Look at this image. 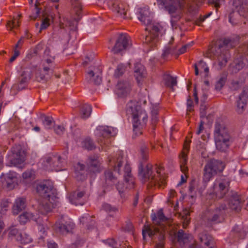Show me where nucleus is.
<instances>
[{
  "instance_id": "1",
  "label": "nucleus",
  "mask_w": 248,
  "mask_h": 248,
  "mask_svg": "<svg viewBox=\"0 0 248 248\" xmlns=\"http://www.w3.org/2000/svg\"><path fill=\"white\" fill-rule=\"evenodd\" d=\"M149 149L146 145H143L140 149L141 159L139 165V175L144 182L149 181L154 185L163 188L166 184L165 176L161 173V168L155 167V172L152 170V165L148 163L144 169L143 163L147 161L149 157Z\"/></svg>"
},
{
  "instance_id": "2",
  "label": "nucleus",
  "mask_w": 248,
  "mask_h": 248,
  "mask_svg": "<svg viewBox=\"0 0 248 248\" xmlns=\"http://www.w3.org/2000/svg\"><path fill=\"white\" fill-rule=\"evenodd\" d=\"M36 191L43 199L38 205V211L43 215H46L53 208L54 203L57 198L56 189L51 181L46 180L38 185Z\"/></svg>"
},
{
  "instance_id": "3",
  "label": "nucleus",
  "mask_w": 248,
  "mask_h": 248,
  "mask_svg": "<svg viewBox=\"0 0 248 248\" xmlns=\"http://www.w3.org/2000/svg\"><path fill=\"white\" fill-rule=\"evenodd\" d=\"M126 111L132 116L134 134L137 136L141 134V130L147 122V113L136 101H131L127 103Z\"/></svg>"
},
{
  "instance_id": "4",
  "label": "nucleus",
  "mask_w": 248,
  "mask_h": 248,
  "mask_svg": "<svg viewBox=\"0 0 248 248\" xmlns=\"http://www.w3.org/2000/svg\"><path fill=\"white\" fill-rule=\"evenodd\" d=\"M109 166L119 174H124L126 187L131 189L134 187V180L131 173L129 164L125 161L121 152H119L116 157L109 158Z\"/></svg>"
},
{
  "instance_id": "5",
  "label": "nucleus",
  "mask_w": 248,
  "mask_h": 248,
  "mask_svg": "<svg viewBox=\"0 0 248 248\" xmlns=\"http://www.w3.org/2000/svg\"><path fill=\"white\" fill-rule=\"evenodd\" d=\"M158 5L167 11L172 17H180L185 8L198 5L196 0H157Z\"/></svg>"
},
{
  "instance_id": "6",
  "label": "nucleus",
  "mask_w": 248,
  "mask_h": 248,
  "mask_svg": "<svg viewBox=\"0 0 248 248\" xmlns=\"http://www.w3.org/2000/svg\"><path fill=\"white\" fill-rule=\"evenodd\" d=\"M214 140L217 150L226 152L232 142V138L226 125L217 122L215 125Z\"/></svg>"
},
{
  "instance_id": "7",
  "label": "nucleus",
  "mask_w": 248,
  "mask_h": 248,
  "mask_svg": "<svg viewBox=\"0 0 248 248\" xmlns=\"http://www.w3.org/2000/svg\"><path fill=\"white\" fill-rule=\"evenodd\" d=\"M237 42L229 38L225 39L222 44L218 46H212L209 50V52L217 58L220 68L224 67L227 63L229 58L228 50L234 47Z\"/></svg>"
},
{
  "instance_id": "8",
  "label": "nucleus",
  "mask_w": 248,
  "mask_h": 248,
  "mask_svg": "<svg viewBox=\"0 0 248 248\" xmlns=\"http://www.w3.org/2000/svg\"><path fill=\"white\" fill-rule=\"evenodd\" d=\"M55 56L51 54L49 48H46L44 52V67L42 70L38 69L35 72V79L38 82H45L52 74Z\"/></svg>"
},
{
  "instance_id": "9",
  "label": "nucleus",
  "mask_w": 248,
  "mask_h": 248,
  "mask_svg": "<svg viewBox=\"0 0 248 248\" xmlns=\"http://www.w3.org/2000/svg\"><path fill=\"white\" fill-rule=\"evenodd\" d=\"M230 183L229 180L226 178L216 179L212 187L208 192V198H223L229 191Z\"/></svg>"
},
{
  "instance_id": "10",
  "label": "nucleus",
  "mask_w": 248,
  "mask_h": 248,
  "mask_svg": "<svg viewBox=\"0 0 248 248\" xmlns=\"http://www.w3.org/2000/svg\"><path fill=\"white\" fill-rule=\"evenodd\" d=\"M166 25L162 22H152L145 28L148 31L146 35L145 43L153 46L158 41L159 36H161L165 32Z\"/></svg>"
},
{
  "instance_id": "11",
  "label": "nucleus",
  "mask_w": 248,
  "mask_h": 248,
  "mask_svg": "<svg viewBox=\"0 0 248 248\" xmlns=\"http://www.w3.org/2000/svg\"><path fill=\"white\" fill-rule=\"evenodd\" d=\"M40 163L44 170L59 171L62 170L64 161L63 159L57 154H48L40 159Z\"/></svg>"
},
{
  "instance_id": "12",
  "label": "nucleus",
  "mask_w": 248,
  "mask_h": 248,
  "mask_svg": "<svg viewBox=\"0 0 248 248\" xmlns=\"http://www.w3.org/2000/svg\"><path fill=\"white\" fill-rule=\"evenodd\" d=\"M225 167V164L221 161L215 159L211 160L204 166L203 181L208 183L213 176L222 172Z\"/></svg>"
},
{
  "instance_id": "13",
  "label": "nucleus",
  "mask_w": 248,
  "mask_h": 248,
  "mask_svg": "<svg viewBox=\"0 0 248 248\" xmlns=\"http://www.w3.org/2000/svg\"><path fill=\"white\" fill-rule=\"evenodd\" d=\"M116 128L106 126H99L95 131V135L97 138V142L102 147V150H106L104 146L108 145L110 140L108 139L117 134Z\"/></svg>"
},
{
  "instance_id": "14",
  "label": "nucleus",
  "mask_w": 248,
  "mask_h": 248,
  "mask_svg": "<svg viewBox=\"0 0 248 248\" xmlns=\"http://www.w3.org/2000/svg\"><path fill=\"white\" fill-rule=\"evenodd\" d=\"M108 3L110 8L118 16L123 18H127L128 7L126 4L121 3L120 0H108Z\"/></svg>"
},
{
  "instance_id": "15",
  "label": "nucleus",
  "mask_w": 248,
  "mask_h": 248,
  "mask_svg": "<svg viewBox=\"0 0 248 248\" xmlns=\"http://www.w3.org/2000/svg\"><path fill=\"white\" fill-rule=\"evenodd\" d=\"M33 69L31 67H25L22 70V73L18 78V83L13 86L16 87L18 90H22L25 88L27 83L32 76Z\"/></svg>"
},
{
  "instance_id": "16",
  "label": "nucleus",
  "mask_w": 248,
  "mask_h": 248,
  "mask_svg": "<svg viewBox=\"0 0 248 248\" xmlns=\"http://www.w3.org/2000/svg\"><path fill=\"white\" fill-rule=\"evenodd\" d=\"M130 44L129 43L128 37L125 34H120L118 37L117 41L111 49L114 54H117L127 49Z\"/></svg>"
},
{
  "instance_id": "17",
  "label": "nucleus",
  "mask_w": 248,
  "mask_h": 248,
  "mask_svg": "<svg viewBox=\"0 0 248 248\" xmlns=\"http://www.w3.org/2000/svg\"><path fill=\"white\" fill-rule=\"evenodd\" d=\"M0 180L4 186L9 189H12L17 184V174L15 172L10 171L6 174H2Z\"/></svg>"
},
{
  "instance_id": "18",
  "label": "nucleus",
  "mask_w": 248,
  "mask_h": 248,
  "mask_svg": "<svg viewBox=\"0 0 248 248\" xmlns=\"http://www.w3.org/2000/svg\"><path fill=\"white\" fill-rule=\"evenodd\" d=\"M131 83L127 80H122L118 82L115 90L116 94L119 97H125L130 93Z\"/></svg>"
},
{
  "instance_id": "19",
  "label": "nucleus",
  "mask_w": 248,
  "mask_h": 248,
  "mask_svg": "<svg viewBox=\"0 0 248 248\" xmlns=\"http://www.w3.org/2000/svg\"><path fill=\"white\" fill-rule=\"evenodd\" d=\"M13 157L10 159L11 164L16 166L21 164L25 160V153L19 146L13 147Z\"/></svg>"
},
{
  "instance_id": "20",
  "label": "nucleus",
  "mask_w": 248,
  "mask_h": 248,
  "mask_svg": "<svg viewBox=\"0 0 248 248\" xmlns=\"http://www.w3.org/2000/svg\"><path fill=\"white\" fill-rule=\"evenodd\" d=\"M69 199L70 202L76 205H83L87 201L85 191L84 190H78L71 194Z\"/></svg>"
},
{
  "instance_id": "21",
  "label": "nucleus",
  "mask_w": 248,
  "mask_h": 248,
  "mask_svg": "<svg viewBox=\"0 0 248 248\" xmlns=\"http://www.w3.org/2000/svg\"><path fill=\"white\" fill-rule=\"evenodd\" d=\"M189 143L186 142L184 145L183 150L179 156L181 170L185 174L188 171V167L187 166V154L189 150Z\"/></svg>"
},
{
  "instance_id": "22",
  "label": "nucleus",
  "mask_w": 248,
  "mask_h": 248,
  "mask_svg": "<svg viewBox=\"0 0 248 248\" xmlns=\"http://www.w3.org/2000/svg\"><path fill=\"white\" fill-rule=\"evenodd\" d=\"M102 70L99 68H95L93 70L88 72L86 76V80L96 85H99L102 81Z\"/></svg>"
},
{
  "instance_id": "23",
  "label": "nucleus",
  "mask_w": 248,
  "mask_h": 248,
  "mask_svg": "<svg viewBox=\"0 0 248 248\" xmlns=\"http://www.w3.org/2000/svg\"><path fill=\"white\" fill-rule=\"evenodd\" d=\"M75 227L74 223L70 219L56 222L55 224V229L62 233H66L72 232Z\"/></svg>"
},
{
  "instance_id": "24",
  "label": "nucleus",
  "mask_w": 248,
  "mask_h": 248,
  "mask_svg": "<svg viewBox=\"0 0 248 248\" xmlns=\"http://www.w3.org/2000/svg\"><path fill=\"white\" fill-rule=\"evenodd\" d=\"M248 89L245 88L242 93L239 95V99L237 101L236 111L239 114L243 112L246 106L248 99Z\"/></svg>"
},
{
  "instance_id": "25",
  "label": "nucleus",
  "mask_w": 248,
  "mask_h": 248,
  "mask_svg": "<svg viewBox=\"0 0 248 248\" xmlns=\"http://www.w3.org/2000/svg\"><path fill=\"white\" fill-rule=\"evenodd\" d=\"M228 207L225 203L220 204L212 211L211 213L212 217L210 218V220L216 223L219 222V217L223 214L224 211Z\"/></svg>"
},
{
  "instance_id": "26",
  "label": "nucleus",
  "mask_w": 248,
  "mask_h": 248,
  "mask_svg": "<svg viewBox=\"0 0 248 248\" xmlns=\"http://www.w3.org/2000/svg\"><path fill=\"white\" fill-rule=\"evenodd\" d=\"M139 20L146 27L152 22V17L148 8H143L140 11Z\"/></svg>"
},
{
  "instance_id": "27",
  "label": "nucleus",
  "mask_w": 248,
  "mask_h": 248,
  "mask_svg": "<svg viewBox=\"0 0 248 248\" xmlns=\"http://www.w3.org/2000/svg\"><path fill=\"white\" fill-rule=\"evenodd\" d=\"M26 207V199L23 197L17 198L13 206V213L14 215L18 214Z\"/></svg>"
},
{
  "instance_id": "28",
  "label": "nucleus",
  "mask_w": 248,
  "mask_h": 248,
  "mask_svg": "<svg viewBox=\"0 0 248 248\" xmlns=\"http://www.w3.org/2000/svg\"><path fill=\"white\" fill-rule=\"evenodd\" d=\"M88 170L93 173L99 172L100 170V163L98 158L90 157L88 160Z\"/></svg>"
},
{
  "instance_id": "29",
  "label": "nucleus",
  "mask_w": 248,
  "mask_h": 248,
  "mask_svg": "<svg viewBox=\"0 0 248 248\" xmlns=\"http://www.w3.org/2000/svg\"><path fill=\"white\" fill-rule=\"evenodd\" d=\"M199 239L202 244L209 248H213V246H210L213 243V240L211 235L207 234L206 232H202L199 234Z\"/></svg>"
},
{
  "instance_id": "30",
  "label": "nucleus",
  "mask_w": 248,
  "mask_h": 248,
  "mask_svg": "<svg viewBox=\"0 0 248 248\" xmlns=\"http://www.w3.org/2000/svg\"><path fill=\"white\" fill-rule=\"evenodd\" d=\"M134 73L135 77L138 82L141 78L145 77L146 74L144 66L140 63L135 64Z\"/></svg>"
},
{
  "instance_id": "31",
  "label": "nucleus",
  "mask_w": 248,
  "mask_h": 248,
  "mask_svg": "<svg viewBox=\"0 0 248 248\" xmlns=\"http://www.w3.org/2000/svg\"><path fill=\"white\" fill-rule=\"evenodd\" d=\"M177 241L180 245H184L187 243L190 240L192 239V236L186 233L182 230H180L177 234Z\"/></svg>"
},
{
  "instance_id": "32",
  "label": "nucleus",
  "mask_w": 248,
  "mask_h": 248,
  "mask_svg": "<svg viewBox=\"0 0 248 248\" xmlns=\"http://www.w3.org/2000/svg\"><path fill=\"white\" fill-rule=\"evenodd\" d=\"M228 207L232 210L238 211L240 210V201L237 196H234L231 197L229 202H228Z\"/></svg>"
},
{
  "instance_id": "33",
  "label": "nucleus",
  "mask_w": 248,
  "mask_h": 248,
  "mask_svg": "<svg viewBox=\"0 0 248 248\" xmlns=\"http://www.w3.org/2000/svg\"><path fill=\"white\" fill-rule=\"evenodd\" d=\"M227 78V74L223 73L220 74L217 80L215 85V89L217 91H220L224 86Z\"/></svg>"
},
{
  "instance_id": "34",
  "label": "nucleus",
  "mask_w": 248,
  "mask_h": 248,
  "mask_svg": "<svg viewBox=\"0 0 248 248\" xmlns=\"http://www.w3.org/2000/svg\"><path fill=\"white\" fill-rule=\"evenodd\" d=\"M195 68V74L196 76L199 75V70H203L205 73V77L208 76V74L209 71V69L207 66L206 63L202 60L200 61L198 63H195L194 65Z\"/></svg>"
},
{
  "instance_id": "35",
  "label": "nucleus",
  "mask_w": 248,
  "mask_h": 248,
  "mask_svg": "<svg viewBox=\"0 0 248 248\" xmlns=\"http://www.w3.org/2000/svg\"><path fill=\"white\" fill-rule=\"evenodd\" d=\"M105 183L107 186H111L117 182V177L114 176L110 170H108L104 172Z\"/></svg>"
},
{
  "instance_id": "36",
  "label": "nucleus",
  "mask_w": 248,
  "mask_h": 248,
  "mask_svg": "<svg viewBox=\"0 0 248 248\" xmlns=\"http://www.w3.org/2000/svg\"><path fill=\"white\" fill-rule=\"evenodd\" d=\"M61 28L68 27L70 31H75L77 28V25L74 20H68L67 18H63L62 20L60 21Z\"/></svg>"
},
{
  "instance_id": "37",
  "label": "nucleus",
  "mask_w": 248,
  "mask_h": 248,
  "mask_svg": "<svg viewBox=\"0 0 248 248\" xmlns=\"http://www.w3.org/2000/svg\"><path fill=\"white\" fill-rule=\"evenodd\" d=\"M8 232V237L9 238L15 239L17 241V237L22 233V232L20 231L15 225L10 226L7 229Z\"/></svg>"
},
{
  "instance_id": "38",
  "label": "nucleus",
  "mask_w": 248,
  "mask_h": 248,
  "mask_svg": "<svg viewBox=\"0 0 248 248\" xmlns=\"http://www.w3.org/2000/svg\"><path fill=\"white\" fill-rule=\"evenodd\" d=\"M163 80L166 86L170 87L172 91H174V87L177 85L176 78H174L169 75H165Z\"/></svg>"
},
{
  "instance_id": "39",
  "label": "nucleus",
  "mask_w": 248,
  "mask_h": 248,
  "mask_svg": "<svg viewBox=\"0 0 248 248\" xmlns=\"http://www.w3.org/2000/svg\"><path fill=\"white\" fill-rule=\"evenodd\" d=\"M244 66L243 60L241 58L235 60L233 63L232 64L230 69L232 73H236L242 69Z\"/></svg>"
},
{
  "instance_id": "40",
  "label": "nucleus",
  "mask_w": 248,
  "mask_h": 248,
  "mask_svg": "<svg viewBox=\"0 0 248 248\" xmlns=\"http://www.w3.org/2000/svg\"><path fill=\"white\" fill-rule=\"evenodd\" d=\"M233 235L236 238L244 239L246 235V232L238 226H235L232 231L231 236Z\"/></svg>"
},
{
  "instance_id": "41",
  "label": "nucleus",
  "mask_w": 248,
  "mask_h": 248,
  "mask_svg": "<svg viewBox=\"0 0 248 248\" xmlns=\"http://www.w3.org/2000/svg\"><path fill=\"white\" fill-rule=\"evenodd\" d=\"M91 112V106L89 105L85 104L81 108L80 115L81 118L86 119L90 116Z\"/></svg>"
},
{
  "instance_id": "42",
  "label": "nucleus",
  "mask_w": 248,
  "mask_h": 248,
  "mask_svg": "<svg viewBox=\"0 0 248 248\" xmlns=\"http://www.w3.org/2000/svg\"><path fill=\"white\" fill-rule=\"evenodd\" d=\"M152 218L154 223L159 224L160 222L165 221L167 220V218L164 216L162 209L159 210L157 215L154 214L152 215Z\"/></svg>"
},
{
  "instance_id": "43",
  "label": "nucleus",
  "mask_w": 248,
  "mask_h": 248,
  "mask_svg": "<svg viewBox=\"0 0 248 248\" xmlns=\"http://www.w3.org/2000/svg\"><path fill=\"white\" fill-rule=\"evenodd\" d=\"M20 235L17 237V242H19L20 243L26 244L32 242V239L31 237L27 233L22 232Z\"/></svg>"
},
{
  "instance_id": "44",
  "label": "nucleus",
  "mask_w": 248,
  "mask_h": 248,
  "mask_svg": "<svg viewBox=\"0 0 248 248\" xmlns=\"http://www.w3.org/2000/svg\"><path fill=\"white\" fill-rule=\"evenodd\" d=\"M84 168V165L79 163H78L76 166L75 173L76 174V177L78 180H83L85 179V176L83 175L82 172H80V171H83Z\"/></svg>"
},
{
  "instance_id": "45",
  "label": "nucleus",
  "mask_w": 248,
  "mask_h": 248,
  "mask_svg": "<svg viewBox=\"0 0 248 248\" xmlns=\"http://www.w3.org/2000/svg\"><path fill=\"white\" fill-rule=\"evenodd\" d=\"M71 7L74 12L79 16L81 10V5L79 0H70Z\"/></svg>"
},
{
  "instance_id": "46",
  "label": "nucleus",
  "mask_w": 248,
  "mask_h": 248,
  "mask_svg": "<svg viewBox=\"0 0 248 248\" xmlns=\"http://www.w3.org/2000/svg\"><path fill=\"white\" fill-rule=\"evenodd\" d=\"M81 145L83 148L88 150L94 149L95 147L93 140L90 138H86L82 141Z\"/></svg>"
},
{
  "instance_id": "47",
  "label": "nucleus",
  "mask_w": 248,
  "mask_h": 248,
  "mask_svg": "<svg viewBox=\"0 0 248 248\" xmlns=\"http://www.w3.org/2000/svg\"><path fill=\"white\" fill-rule=\"evenodd\" d=\"M33 217V216L32 213L25 212L18 217V220L20 223L25 224L32 219Z\"/></svg>"
},
{
  "instance_id": "48",
  "label": "nucleus",
  "mask_w": 248,
  "mask_h": 248,
  "mask_svg": "<svg viewBox=\"0 0 248 248\" xmlns=\"http://www.w3.org/2000/svg\"><path fill=\"white\" fill-rule=\"evenodd\" d=\"M159 108L157 106H153L151 109V122L152 124H155L158 121L157 117Z\"/></svg>"
},
{
  "instance_id": "49",
  "label": "nucleus",
  "mask_w": 248,
  "mask_h": 248,
  "mask_svg": "<svg viewBox=\"0 0 248 248\" xmlns=\"http://www.w3.org/2000/svg\"><path fill=\"white\" fill-rule=\"evenodd\" d=\"M145 229L142 230V236L144 239H145V237L146 235H148L150 237H152L154 236L156 233L157 232L156 230H153L149 226H145Z\"/></svg>"
},
{
  "instance_id": "50",
  "label": "nucleus",
  "mask_w": 248,
  "mask_h": 248,
  "mask_svg": "<svg viewBox=\"0 0 248 248\" xmlns=\"http://www.w3.org/2000/svg\"><path fill=\"white\" fill-rule=\"evenodd\" d=\"M43 124L46 129H51L54 125V121L51 117L45 116L43 120Z\"/></svg>"
},
{
  "instance_id": "51",
  "label": "nucleus",
  "mask_w": 248,
  "mask_h": 248,
  "mask_svg": "<svg viewBox=\"0 0 248 248\" xmlns=\"http://www.w3.org/2000/svg\"><path fill=\"white\" fill-rule=\"evenodd\" d=\"M176 48L175 47H171L170 46H168L165 47L162 55L163 58H165L170 54L176 55Z\"/></svg>"
},
{
  "instance_id": "52",
  "label": "nucleus",
  "mask_w": 248,
  "mask_h": 248,
  "mask_svg": "<svg viewBox=\"0 0 248 248\" xmlns=\"http://www.w3.org/2000/svg\"><path fill=\"white\" fill-rule=\"evenodd\" d=\"M243 82V80H232L230 84V88L233 91L237 90L242 86Z\"/></svg>"
},
{
  "instance_id": "53",
  "label": "nucleus",
  "mask_w": 248,
  "mask_h": 248,
  "mask_svg": "<svg viewBox=\"0 0 248 248\" xmlns=\"http://www.w3.org/2000/svg\"><path fill=\"white\" fill-rule=\"evenodd\" d=\"M125 68V66L123 64H119L115 71V76L117 77L121 76L124 72Z\"/></svg>"
},
{
  "instance_id": "54",
  "label": "nucleus",
  "mask_w": 248,
  "mask_h": 248,
  "mask_svg": "<svg viewBox=\"0 0 248 248\" xmlns=\"http://www.w3.org/2000/svg\"><path fill=\"white\" fill-rule=\"evenodd\" d=\"M193 45V43H189L183 46L181 48L179 49L178 51H176V55H181L184 54L187 50V48H190Z\"/></svg>"
},
{
  "instance_id": "55",
  "label": "nucleus",
  "mask_w": 248,
  "mask_h": 248,
  "mask_svg": "<svg viewBox=\"0 0 248 248\" xmlns=\"http://www.w3.org/2000/svg\"><path fill=\"white\" fill-rule=\"evenodd\" d=\"M19 21L18 19L15 18L12 21H9L7 23V27L12 30L13 28H16L19 26Z\"/></svg>"
},
{
  "instance_id": "56",
  "label": "nucleus",
  "mask_w": 248,
  "mask_h": 248,
  "mask_svg": "<svg viewBox=\"0 0 248 248\" xmlns=\"http://www.w3.org/2000/svg\"><path fill=\"white\" fill-rule=\"evenodd\" d=\"M103 208L104 210L109 212H116L118 211L117 208L115 207H112L110 204L105 203L103 205Z\"/></svg>"
},
{
  "instance_id": "57",
  "label": "nucleus",
  "mask_w": 248,
  "mask_h": 248,
  "mask_svg": "<svg viewBox=\"0 0 248 248\" xmlns=\"http://www.w3.org/2000/svg\"><path fill=\"white\" fill-rule=\"evenodd\" d=\"M184 215H183L182 218L184 220L183 226L185 227L187 225V224L189 222V218H188V216H189V213L188 211L186 210L184 211Z\"/></svg>"
},
{
  "instance_id": "58",
  "label": "nucleus",
  "mask_w": 248,
  "mask_h": 248,
  "mask_svg": "<svg viewBox=\"0 0 248 248\" xmlns=\"http://www.w3.org/2000/svg\"><path fill=\"white\" fill-rule=\"evenodd\" d=\"M165 238L164 234L163 233H159V243H157L156 245L155 248H164V242L163 241Z\"/></svg>"
},
{
  "instance_id": "59",
  "label": "nucleus",
  "mask_w": 248,
  "mask_h": 248,
  "mask_svg": "<svg viewBox=\"0 0 248 248\" xmlns=\"http://www.w3.org/2000/svg\"><path fill=\"white\" fill-rule=\"evenodd\" d=\"M34 175V172L32 170H28L25 171L23 174L22 177L25 179H31Z\"/></svg>"
},
{
  "instance_id": "60",
  "label": "nucleus",
  "mask_w": 248,
  "mask_h": 248,
  "mask_svg": "<svg viewBox=\"0 0 248 248\" xmlns=\"http://www.w3.org/2000/svg\"><path fill=\"white\" fill-rule=\"evenodd\" d=\"M106 243L112 248H117V243L112 238L108 239L106 241Z\"/></svg>"
},
{
  "instance_id": "61",
  "label": "nucleus",
  "mask_w": 248,
  "mask_h": 248,
  "mask_svg": "<svg viewBox=\"0 0 248 248\" xmlns=\"http://www.w3.org/2000/svg\"><path fill=\"white\" fill-rule=\"evenodd\" d=\"M116 187L117 190L119 191V193L120 194L121 196L123 197V193L125 189V187L124 184L123 183H120L118 182L116 185Z\"/></svg>"
},
{
  "instance_id": "62",
  "label": "nucleus",
  "mask_w": 248,
  "mask_h": 248,
  "mask_svg": "<svg viewBox=\"0 0 248 248\" xmlns=\"http://www.w3.org/2000/svg\"><path fill=\"white\" fill-rule=\"evenodd\" d=\"M64 127L62 125H57L54 127V131L58 135L62 134L64 131Z\"/></svg>"
},
{
  "instance_id": "63",
  "label": "nucleus",
  "mask_w": 248,
  "mask_h": 248,
  "mask_svg": "<svg viewBox=\"0 0 248 248\" xmlns=\"http://www.w3.org/2000/svg\"><path fill=\"white\" fill-rule=\"evenodd\" d=\"M187 111L191 112L192 110L193 101L190 96L187 99Z\"/></svg>"
},
{
  "instance_id": "64",
  "label": "nucleus",
  "mask_w": 248,
  "mask_h": 248,
  "mask_svg": "<svg viewBox=\"0 0 248 248\" xmlns=\"http://www.w3.org/2000/svg\"><path fill=\"white\" fill-rule=\"evenodd\" d=\"M49 24L48 22V20L47 18L45 19L42 21L39 32H41V30H42L46 29L49 26Z\"/></svg>"
}]
</instances>
